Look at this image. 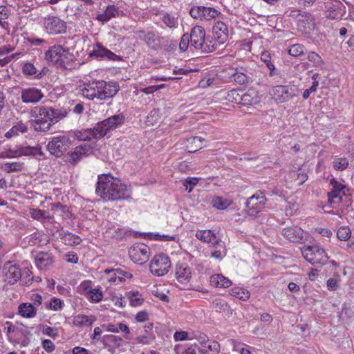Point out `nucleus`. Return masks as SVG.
I'll list each match as a JSON object with an SVG mask.
<instances>
[{
	"instance_id": "4468645a",
	"label": "nucleus",
	"mask_w": 354,
	"mask_h": 354,
	"mask_svg": "<svg viewBox=\"0 0 354 354\" xmlns=\"http://www.w3.org/2000/svg\"><path fill=\"white\" fill-rule=\"evenodd\" d=\"M325 10L326 17L331 19H341L346 13V7L339 0H328Z\"/></svg>"
},
{
	"instance_id": "58836bf2",
	"label": "nucleus",
	"mask_w": 354,
	"mask_h": 354,
	"mask_svg": "<svg viewBox=\"0 0 354 354\" xmlns=\"http://www.w3.org/2000/svg\"><path fill=\"white\" fill-rule=\"evenodd\" d=\"M261 60L266 64V66L270 71L269 75L272 77L277 75L278 73L275 68L274 64L272 62L271 56L270 53L264 51L261 55Z\"/></svg>"
},
{
	"instance_id": "aec40b11",
	"label": "nucleus",
	"mask_w": 354,
	"mask_h": 354,
	"mask_svg": "<svg viewBox=\"0 0 354 354\" xmlns=\"http://www.w3.org/2000/svg\"><path fill=\"white\" fill-rule=\"evenodd\" d=\"M97 84L98 80H93L91 82L86 78L83 83L82 88L80 89L82 95L88 100H98Z\"/></svg>"
},
{
	"instance_id": "20e7f679",
	"label": "nucleus",
	"mask_w": 354,
	"mask_h": 354,
	"mask_svg": "<svg viewBox=\"0 0 354 354\" xmlns=\"http://www.w3.org/2000/svg\"><path fill=\"white\" fill-rule=\"evenodd\" d=\"M69 59V49L62 45L50 46L44 53V59L51 65L61 68H66V62Z\"/></svg>"
},
{
	"instance_id": "a18cd8bd",
	"label": "nucleus",
	"mask_w": 354,
	"mask_h": 354,
	"mask_svg": "<svg viewBox=\"0 0 354 354\" xmlns=\"http://www.w3.org/2000/svg\"><path fill=\"white\" fill-rule=\"evenodd\" d=\"M28 131L27 125L21 121L18 122L15 126H13L6 133V138H11L18 133H26Z\"/></svg>"
},
{
	"instance_id": "5fc2aeb1",
	"label": "nucleus",
	"mask_w": 354,
	"mask_h": 354,
	"mask_svg": "<svg viewBox=\"0 0 354 354\" xmlns=\"http://www.w3.org/2000/svg\"><path fill=\"white\" fill-rule=\"evenodd\" d=\"M304 49L305 48L303 45L299 44H295L291 45L288 48V53L290 56L297 57L304 53Z\"/></svg>"
},
{
	"instance_id": "2f4dec72",
	"label": "nucleus",
	"mask_w": 354,
	"mask_h": 354,
	"mask_svg": "<svg viewBox=\"0 0 354 354\" xmlns=\"http://www.w3.org/2000/svg\"><path fill=\"white\" fill-rule=\"evenodd\" d=\"M220 344L218 342L208 340L205 346L198 347L200 354H218L220 352Z\"/></svg>"
},
{
	"instance_id": "f3484780",
	"label": "nucleus",
	"mask_w": 354,
	"mask_h": 354,
	"mask_svg": "<svg viewBox=\"0 0 354 354\" xmlns=\"http://www.w3.org/2000/svg\"><path fill=\"white\" fill-rule=\"evenodd\" d=\"M5 281L9 284L17 283L21 278V269L17 264H11L8 261L3 266Z\"/></svg>"
},
{
	"instance_id": "5701e85b",
	"label": "nucleus",
	"mask_w": 354,
	"mask_h": 354,
	"mask_svg": "<svg viewBox=\"0 0 354 354\" xmlns=\"http://www.w3.org/2000/svg\"><path fill=\"white\" fill-rule=\"evenodd\" d=\"M191 268L187 263H177L176 266L175 275L178 282L187 283L191 279Z\"/></svg>"
},
{
	"instance_id": "09e8293b",
	"label": "nucleus",
	"mask_w": 354,
	"mask_h": 354,
	"mask_svg": "<svg viewBox=\"0 0 354 354\" xmlns=\"http://www.w3.org/2000/svg\"><path fill=\"white\" fill-rule=\"evenodd\" d=\"M345 195V193H341L339 192L331 190L328 194V202L332 206L334 205L339 204L342 200V196Z\"/></svg>"
},
{
	"instance_id": "1a4fd4ad",
	"label": "nucleus",
	"mask_w": 354,
	"mask_h": 354,
	"mask_svg": "<svg viewBox=\"0 0 354 354\" xmlns=\"http://www.w3.org/2000/svg\"><path fill=\"white\" fill-rule=\"evenodd\" d=\"M42 27L48 35L64 33L66 30V22L56 16H47L42 19Z\"/></svg>"
},
{
	"instance_id": "37998d69",
	"label": "nucleus",
	"mask_w": 354,
	"mask_h": 354,
	"mask_svg": "<svg viewBox=\"0 0 354 354\" xmlns=\"http://www.w3.org/2000/svg\"><path fill=\"white\" fill-rule=\"evenodd\" d=\"M230 294L242 301H247L250 296V293L247 289L241 287H234L230 290Z\"/></svg>"
},
{
	"instance_id": "f8f14e48",
	"label": "nucleus",
	"mask_w": 354,
	"mask_h": 354,
	"mask_svg": "<svg viewBox=\"0 0 354 354\" xmlns=\"http://www.w3.org/2000/svg\"><path fill=\"white\" fill-rule=\"evenodd\" d=\"M266 201L263 192H256L247 200L245 203L248 214L251 216H255L261 212L265 207Z\"/></svg>"
},
{
	"instance_id": "774afa93",
	"label": "nucleus",
	"mask_w": 354,
	"mask_h": 354,
	"mask_svg": "<svg viewBox=\"0 0 354 354\" xmlns=\"http://www.w3.org/2000/svg\"><path fill=\"white\" fill-rule=\"evenodd\" d=\"M298 209V205L295 203L288 202L285 208L286 216H292Z\"/></svg>"
},
{
	"instance_id": "680f3d73",
	"label": "nucleus",
	"mask_w": 354,
	"mask_h": 354,
	"mask_svg": "<svg viewBox=\"0 0 354 354\" xmlns=\"http://www.w3.org/2000/svg\"><path fill=\"white\" fill-rule=\"evenodd\" d=\"M308 59L315 66H319L323 64L322 57L315 52H310L308 54Z\"/></svg>"
},
{
	"instance_id": "7ed1b4c3",
	"label": "nucleus",
	"mask_w": 354,
	"mask_h": 354,
	"mask_svg": "<svg viewBox=\"0 0 354 354\" xmlns=\"http://www.w3.org/2000/svg\"><path fill=\"white\" fill-rule=\"evenodd\" d=\"M124 118L122 114L114 115L98 122L95 127L82 129L74 133L75 138L80 141L100 139L104 137L109 131L115 129L124 122Z\"/></svg>"
},
{
	"instance_id": "2eb2a0df",
	"label": "nucleus",
	"mask_w": 354,
	"mask_h": 354,
	"mask_svg": "<svg viewBox=\"0 0 354 354\" xmlns=\"http://www.w3.org/2000/svg\"><path fill=\"white\" fill-rule=\"evenodd\" d=\"M190 45L196 49H202L206 51L205 48H211V46L205 43V32L204 28L201 26H196L192 28L190 35Z\"/></svg>"
},
{
	"instance_id": "4be33fe9",
	"label": "nucleus",
	"mask_w": 354,
	"mask_h": 354,
	"mask_svg": "<svg viewBox=\"0 0 354 354\" xmlns=\"http://www.w3.org/2000/svg\"><path fill=\"white\" fill-rule=\"evenodd\" d=\"M109 281L119 284L125 281L126 279L131 278V274L129 272L124 271L121 269L106 270Z\"/></svg>"
},
{
	"instance_id": "f257e3e1",
	"label": "nucleus",
	"mask_w": 354,
	"mask_h": 354,
	"mask_svg": "<svg viewBox=\"0 0 354 354\" xmlns=\"http://www.w3.org/2000/svg\"><path fill=\"white\" fill-rule=\"evenodd\" d=\"M95 192L105 201H129L132 194L130 186L109 174L98 176Z\"/></svg>"
},
{
	"instance_id": "ddd939ff",
	"label": "nucleus",
	"mask_w": 354,
	"mask_h": 354,
	"mask_svg": "<svg viewBox=\"0 0 354 354\" xmlns=\"http://www.w3.org/2000/svg\"><path fill=\"white\" fill-rule=\"evenodd\" d=\"M272 98L277 103H284L296 96L292 86L288 85H277L270 91Z\"/></svg>"
},
{
	"instance_id": "0eeeda50",
	"label": "nucleus",
	"mask_w": 354,
	"mask_h": 354,
	"mask_svg": "<svg viewBox=\"0 0 354 354\" xmlns=\"http://www.w3.org/2000/svg\"><path fill=\"white\" fill-rule=\"evenodd\" d=\"M169 257L163 253L155 255L151 260L149 270L156 277H162L168 273L171 268Z\"/></svg>"
},
{
	"instance_id": "8fccbe9b",
	"label": "nucleus",
	"mask_w": 354,
	"mask_h": 354,
	"mask_svg": "<svg viewBox=\"0 0 354 354\" xmlns=\"http://www.w3.org/2000/svg\"><path fill=\"white\" fill-rule=\"evenodd\" d=\"M20 157L18 146L8 148L0 152V158H15Z\"/></svg>"
},
{
	"instance_id": "3c124183",
	"label": "nucleus",
	"mask_w": 354,
	"mask_h": 354,
	"mask_svg": "<svg viewBox=\"0 0 354 354\" xmlns=\"http://www.w3.org/2000/svg\"><path fill=\"white\" fill-rule=\"evenodd\" d=\"M147 237L150 240L160 241H171L176 239V236L160 234L159 233H149Z\"/></svg>"
},
{
	"instance_id": "338daca9",
	"label": "nucleus",
	"mask_w": 354,
	"mask_h": 354,
	"mask_svg": "<svg viewBox=\"0 0 354 354\" xmlns=\"http://www.w3.org/2000/svg\"><path fill=\"white\" fill-rule=\"evenodd\" d=\"M190 44V39L188 34H184L181 38L179 44V48L180 51L185 52L187 50L189 45Z\"/></svg>"
},
{
	"instance_id": "6e6552de",
	"label": "nucleus",
	"mask_w": 354,
	"mask_h": 354,
	"mask_svg": "<svg viewBox=\"0 0 354 354\" xmlns=\"http://www.w3.org/2000/svg\"><path fill=\"white\" fill-rule=\"evenodd\" d=\"M212 31L214 40L210 41V43H212L211 48H205L206 52L214 51L218 48V46L223 44L228 39V28L227 26L223 21H217L213 26Z\"/></svg>"
},
{
	"instance_id": "9d476101",
	"label": "nucleus",
	"mask_w": 354,
	"mask_h": 354,
	"mask_svg": "<svg viewBox=\"0 0 354 354\" xmlns=\"http://www.w3.org/2000/svg\"><path fill=\"white\" fill-rule=\"evenodd\" d=\"M129 255L135 263L142 265L149 260L151 250L148 245L138 243L129 248Z\"/></svg>"
},
{
	"instance_id": "e433bc0d",
	"label": "nucleus",
	"mask_w": 354,
	"mask_h": 354,
	"mask_svg": "<svg viewBox=\"0 0 354 354\" xmlns=\"http://www.w3.org/2000/svg\"><path fill=\"white\" fill-rule=\"evenodd\" d=\"M127 297L129 304L133 307H138L143 304L144 298L142 295L138 291H131L127 293Z\"/></svg>"
},
{
	"instance_id": "cd10ccee",
	"label": "nucleus",
	"mask_w": 354,
	"mask_h": 354,
	"mask_svg": "<svg viewBox=\"0 0 354 354\" xmlns=\"http://www.w3.org/2000/svg\"><path fill=\"white\" fill-rule=\"evenodd\" d=\"M58 238L62 240L64 244L69 246H75L79 245L82 241L79 236L62 230L59 232Z\"/></svg>"
},
{
	"instance_id": "39448f33",
	"label": "nucleus",
	"mask_w": 354,
	"mask_h": 354,
	"mask_svg": "<svg viewBox=\"0 0 354 354\" xmlns=\"http://www.w3.org/2000/svg\"><path fill=\"white\" fill-rule=\"evenodd\" d=\"M301 252L304 258L313 266L325 265L328 260L326 251L318 244L304 245Z\"/></svg>"
},
{
	"instance_id": "c756f323",
	"label": "nucleus",
	"mask_w": 354,
	"mask_h": 354,
	"mask_svg": "<svg viewBox=\"0 0 354 354\" xmlns=\"http://www.w3.org/2000/svg\"><path fill=\"white\" fill-rule=\"evenodd\" d=\"M209 282L212 286L216 288H228L232 285V281L221 274L212 275Z\"/></svg>"
},
{
	"instance_id": "69168bd1",
	"label": "nucleus",
	"mask_w": 354,
	"mask_h": 354,
	"mask_svg": "<svg viewBox=\"0 0 354 354\" xmlns=\"http://www.w3.org/2000/svg\"><path fill=\"white\" fill-rule=\"evenodd\" d=\"M198 183V179L197 178H188L184 180L183 185L186 187V189L188 190V192H191L194 187Z\"/></svg>"
},
{
	"instance_id": "393cba45",
	"label": "nucleus",
	"mask_w": 354,
	"mask_h": 354,
	"mask_svg": "<svg viewBox=\"0 0 354 354\" xmlns=\"http://www.w3.org/2000/svg\"><path fill=\"white\" fill-rule=\"evenodd\" d=\"M195 236L203 243L214 244L219 239L213 230H197Z\"/></svg>"
},
{
	"instance_id": "49530a36",
	"label": "nucleus",
	"mask_w": 354,
	"mask_h": 354,
	"mask_svg": "<svg viewBox=\"0 0 354 354\" xmlns=\"http://www.w3.org/2000/svg\"><path fill=\"white\" fill-rule=\"evenodd\" d=\"M23 73L27 76L33 77L39 79L41 77L40 73L37 74V70L35 65L32 63H26L22 67Z\"/></svg>"
},
{
	"instance_id": "864d4df0",
	"label": "nucleus",
	"mask_w": 354,
	"mask_h": 354,
	"mask_svg": "<svg viewBox=\"0 0 354 354\" xmlns=\"http://www.w3.org/2000/svg\"><path fill=\"white\" fill-rule=\"evenodd\" d=\"M232 76L234 82L240 85L248 84L250 80V77L243 71H236Z\"/></svg>"
},
{
	"instance_id": "603ef678",
	"label": "nucleus",
	"mask_w": 354,
	"mask_h": 354,
	"mask_svg": "<svg viewBox=\"0 0 354 354\" xmlns=\"http://www.w3.org/2000/svg\"><path fill=\"white\" fill-rule=\"evenodd\" d=\"M203 141V139L201 137L195 136L192 137L187 139V142L189 144H195V147H189V145L187 146V147L189 149V152L194 153L198 149H200L203 147L202 142Z\"/></svg>"
},
{
	"instance_id": "c03bdc74",
	"label": "nucleus",
	"mask_w": 354,
	"mask_h": 354,
	"mask_svg": "<svg viewBox=\"0 0 354 354\" xmlns=\"http://www.w3.org/2000/svg\"><path fill=\"white\" fill-rule=\"evenodd\" d=\"M23 167L24 163L21 162H8L1 165V169L6 173L20 171Z\"/></svg>"
},
{
	"instance_id": "bf43d9fd",
	"label": "nucleus",
	"mask_w": 354,
	"mask_h": 354,
	"mask_svg": "<svg viewBox=\"0 0 354 354\" xmlns=\"http://www.w3.org/2000/svg\"><path fill=\"white\" fill-rule=\"evenodd\" d=\"M192 339H196L201 344L200 347L205 346V344H207L208 340H209L207 335L198 331L192 334Z\"/></svg>"
},
{
	"instance_id": "a19ab883",
	"label": "nucleus",
	"mask_w": 354,
	"mask_h": 354,
	"mask_svg": "<svg viewBox=\"0 0 354 354\" xmlns=\"http://www.w3.org/2000/svg\"><path fill=\"white\" fill-rule=\"evenodd\" d=\"M232 201L230 199L224 198L221 196L214 197L211 201L212 205L217 209L223 210L227 208Z\"/></svg>"
},
{
	"instance_id": "6ab92c4d",
	"label": "nucleus",
	"mask_w": 354,
	"mask_h": 354,
	"mask_svg": "<svg viewBox=\"0 0 354 354\" xmlns=\"http://www.w3.org/2000/svg\"><path fill=\"white\" fill-rule=\"evenodd\" d=\"M283 236L292 243H302L304 239V231L297 226L287 227L282 230Z\"/></svg>"
},
{
	"instance_id": "4c0bfd02",
	"label": "nucleus",
	"mask_w": 354,
	"mask_h": 354,
	"mask_svg": "<svg viewBox=\"0 0 354 354\" xmlns=\"http://www.w3.org/2000/svg\"><path fill=\"white\" fill-rule=\"evenodd\" d=\"M64 306V301L62 299L57 297H53L50 301H46L44 302L45 308L53 311L62 310Z\"/></svg>"
},
{
	"instance_id": "13d9d810",
	"label": "nucleus",
	"mask_w": 354,
	"mask_h": 354,
	"mask_svg": "<svg viewBox=\"0 0 354 354\" xmlns=\"http://www.w3.org/2000/svg\"><path fill=\"white\" fill-rule=\"evenodd\" d=\"M212 305L216 310L219 312L227 310L229 308L227 302L221 298H216L213 300Z\"/></svg>"
},
{
	"instance_id": "dca6fc26",
	"label": "nucleus",
	"mask_w": 354,
	"mask_h": 354,
	"mask_svg": "<svg viewBox=\"0 0 354 354\" xmlns=\"http://www.w3.org/2000/svg\"><path fill=\"white\" fill-rule=\"evenodd\" d=\"M88 56L90 57H96L102 59H106L113 62L122 60V57L120 56L117 55L99 42L93 46V50L88 53Z\"/></svg>"
},
{
	"instance_id": "c85d7f7f",
	"label": "nucleus",
	"mask_w": 354,
	"mask_h": 354,
	"mask_svg": "<svg viewBox=\"0 0 354 354\" xmlns=\"http://www.w3.org/2000/svg\"><path fill=\"white\" fill-rule=\"evenodd\" d=\"M96 319V317L93 315L78 314L73 317V324L77 327H89L93 324Z\"/></svg>"
},
{
	"instance_id": "ea45409f",
	"label": "nucleus",
	"mask_w": 354,
	"mask_h": 354,
	"mask_svg": "<svg viewBox=\"0 0 354 354\" xmlns=\"http://www.w3.org/2000/svg\"><path fill=\"white\" fill-rule=\"evenodd\" d=\"M103 291L100 286L93 287L86 298L92 303H99L102 300Z\"/></svg>"
},
{
	"instance_id": "e2e57ef3",
	"label": "nucleus",
	"mask_w": 354,
	"mask_h": 354,
	"mask_svg": "<svg viewBox=\"0 0 354 354\" xmlns=\"http://www.w3.org/2000/svg\"><path fill=\"white\" fill-rule=\"evenodd\" d=\"M174 339L176 342L192 340V334L189 335L184 330L176 331L174 334Z\"/></svg>"
},
{
	"instance_id": "a878e982",
	"label": "nucleus",
	"mask_w": 354,
	"mask_h": 354,
	"mask_svg": "<svg viewBox=\"0 0 354 354\" xmlns=\"http://www.w3.org/2000/svg\"><path fill=\"white\" fill-rule=\"evenodd\" d=\"M37 313V309L35 308V306L29 302L21 303L18 306V314L23 318H35Z\"/></svg>"
},
{
	"instance_id": "0e129e2a",
	"label": "nucleus",
	"mask_w": 354,
	"mask_h": 354,
	"mask_svg": "<svg viewBox=\"0 0 354 354\" xmlns=\"http://www.w3.org/2000/svg\"><path fill=\"white\" fill-rule=\"evenodd\" d=\"M160 119V110L153 109L148 115L147 118V122L149 124L153 125L156 123Z\"/></svg>"
},
{
	"instance_id": "052dcab7",
	"label": "nucleus",
	"mask_w": 354,
	"mask_h": 354,
	"mask_svg": "<svg viewBox=\"0 0 354 354\" xmlns=\"http://www.w3.org/2000/svg\"><path fill=\"white\" fill-rule=\"evenodd\" d=\"M29 299L31 302L30 304L35 306V308L37 309V308L44 304L46 301L44 300L43 297L39 294V293H32L30 295Z\"/></svg>"
},
{
	"instance_id": "4d7b16f0",
	"label": "nucleus",
	"mask_w": 354,
	"mask_h": 354,
	"mask_svg": "<svg viewBox=\"0 0 354 354\" xmlns=\"http://www.w3.org/2000/svg\"><path fill=\"white\" fill-rule=\"evenodd\" d=\"M348 166V161L346 158H335L333 161V167L336 170H344Z\"/></svg>"
},
{
	"instance_id": "a211bd4d",
	"label": "nucleus",
	"mask_w": 354,
	"mask_h": 354,
	"mask_svg": "<svg viewBox=\"0 0 354 354\" xmlns=\"http://www.w3.org/2000/svg\"><path fill=\"white\" fill-rule=\"evenodd\" d=\"M44 97L41 90L36 87L23 88L21 91V99L26 104H36Z\"/></svg>"
},
{
	"instance_id": "b1692460",
	"label": "nucleus",
	"mask_w": 354,
	"mask_h": 354,
	"mask_svg": "<svg viewBox=\"0 0 354 354\" xmlns=\"http://www.w3.org/2000/svg\"><path fill=\"white\" fill-rule=\"evenodd\" d=\"M120 10L115 5L108 6L105 10L99 15H97L96 19L102 24L108 22L111 19L118 17L120 15Z\"/></svg>"
},
{
	"instance_id": "79ce46f5",
	"label": "nucleus",
	"mask_w": 354,
	"mask_h": 354,
	"mask_svg": "<svg viewBox=\"0 0 354 354\" xmlns=\"http://www.w3.org/2000/svg\"><path fill=\"white\" fill-rule=\"evenodd\" d=\"M127 234L128 231L126 228L121 227L119 225H113V229H110L108 231V237L121 239Z\"/></svg>"
},
{
	"instance_id": "9b49d317",
	"label": "nucleus",
	"mask_w": 354,
	"mask_h": 354,
	"mask_svg": "<svg viewBox=\"0 0 354 354\" xmlns=\"http://www.w3.org/2000/svg\"><path fill=\"white\" fill-rule=\"evenodd\" d=\"M189 14L192 17L199 20L209 21L218 17L221 13L214 8L203 6H193Z\"/></svg>"
},
{
	"instance_id": "bb28decb",
	"label": "nucleus",
	"mask_w": 354,
	"mask_h": 354,
	"mask_svg": "<svg viewBox=\"0 0 354 354\" xmlns=\"http://www.w3.org/2000/svg\"><path fill=\"white\" fill-rule=\"evenodd\" d=\"M118 91V86L114 82H107L104 81V85L102 87V91L98 93L99 100H105L113 97Z\"/></svg>"
},
{
	"instance_id": "de8ad7c7",
	"label": "nucleus",
	"mask_w": 354,
	"mask_h": 354,
	"mask_svg": "<svg viewBox=\"0 0 354 354\" xmlns=\"http://www.w3.org/2000/svg\"><path fill=\"white\" fill-rule=\"evenodd\" d=\"M93 288V284L91 280H84L77 287V292L86 297Z\"/></svg>"
},
{
	"instance_id": "412c9836",
	"label": "nucleus",
	"mask_w": 354,
	"mask_h": 354,
	"mask_svg": "<svg viewBox=\"0 0 354 354\" xmlns=\"http://www.w3.org/2000/svg\"><path fill=\"white\" fill-rule=\"evenodd\" d=\"M54 263V257L48 252H40L35 257L36 267L40 270H47Z\"/></svg>"
},
{
	"instance_id": "473e14b6",
	"label": "nucleus",
	"mask_w": 354,
	"mask_h": 354,
	"mask_svg": "<svg viewBox=\"0 0 354 354\" xmlns=\"http://www.w3.org/2000/svg\"><path fill=\"white\" fill-rule=\"evenodd\" d=\"M212 245L213 250L211 252L212 257L221 260L224 257H225L227 254V250L225 243L221 241L220 239L216 241V243H214Z\"/></svg>"
},
{
	"instance_id": "72a5a7b5",
	"label": "nucleus",
	"mask_w": 354,
	"mask_h": 354,
	"mask_svg": "<svg viewBox=\"0 0 354 354\" xmlns=\"http://www.w3.org/2000/svg\"><path fill=\"white\" fill-rule=\"evenodd\" d=\"M160 21L166 27L170 29H175L178 26V18L174 14L165 12L160 17Z\"/></svg>"
},
{
	"instance_id": "423d86ee",
	"label": "nucleus",
	"mask_w": 354,
	"mask_h": 354,
	"mask_svg": "<svg viewBox=\"0 0 354 354\" xmlns=\"http://www.w3.org/2000/svg\"><path fill=\"white\" fill-rule=\"evenodd\" d=\"M71 145V140L68 135L53 137L47 145L50 153L55 157H62Z\"/></svg>"
},
{
	"instance_id": "f03ea898",
	"label": "nucleus",
	"mask_w": 354,
	"mask_h": 354,
	"mask_svg": "<svg viewBox=\"0 0 354 354\" xmlns=\"http://www.w3.org/2000/svg\"><path fill=\"white\" fill-rule=\"evenodd\" d=\"M33 118L32 126L37 131H46L52 124L66 117L68 112L65 109H55L51 106H37L30 112Z\"/></svg>"
},
{
	"instance_id": "c9c22d12",
	"label": "nucleus",
	"mask_w": 354,
	"mask_h": 354,
	"mask_svg": "<svg viewBox=\"0 0 354 354\" xmlns=\"http://www.w3.org/2000/svg\"><path fill=\"white\" fill-rule=\"evenodd\" d=\"M26 266H25L21 270V278L20 279L22 285L30 286L34 281L33 276H32L31 269L32 266L26 262Z\"/></svg>"
},
{
	"instance_id": "7c9ffc66",
	"label": "nucleus",
	"mask_w": 354,
	"mask_h": 354,
	"mask_svg": "<svg viewBox=\"0 0 354 354\" xmlns=\"http://www.w3.org/2000/svg\"><path fill=\"white\" fill-rule=\"evenodd\" d=\"M91 151V148L86 145L76 147L71 153L70 157L74 162L80 160L81 158L86 156Z\"/></svg>"
},
{
	"instance_id": "6e6d98bb",
	"label": "nucleus",
	"mask_w": 354,
	"mask_h": 354,
	"mask_svg": "<svg viewBox=\"0 0 354 354\" xmlns=\"http://www.w3.org/2000/svg\"><path fill=\"white\" fill-rule=\"evenodd\" d=\"M351 235V231L347 226H342L337 231V237L340 241H347Z\"/></svg>"
},
{
	"instance_id": "f704fd0d",
	"label": "nucleus",
	"mask_w": 354,
	"mask_h": 354,
	"mask_svg": "<svg viewBox=\"0 0 354 354\" xmlns=\"http://www.w3.org/2000/svg\"><path fill=\"white\" fill-rule=\"evenodd\" d=\"M11 15V10L5 6H0V26L7 30H10V24L6 20Z\"/></svg>"
}]
</instances>
